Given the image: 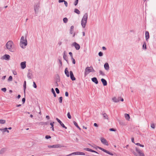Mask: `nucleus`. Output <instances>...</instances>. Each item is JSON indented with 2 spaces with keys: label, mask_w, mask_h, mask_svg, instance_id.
<instances>
[{
  "label": "nucleus",
  "mask_w": 156,
  "mask_h": 156,
  "mask_svg": "<svg viewBox=\"0 0 156 156\" xmlns=\"http://www.w3.org/2000/svg\"><path fill=\"white\" fill-rule=\"evenodd\" d=\"M70 78L73 81L75 80L76 78L74 76V75L72 71H70L69 72Z\"/></svg>",
  "instance_id": "obj_10"
},
{
  "label": "nucleus",
  "mask_w": 156,
  "mask_h": 156,
  "mask_svg": "<svg viewBox=\"0 0 156 156\" xmlns=\"http://www.w3.org/2000/svg\"><path fill=\"white\" fill-rule=\"evenodd\" d=\"M71 59L73 61V64H75L76 63V61L75 59L73 58V57H72V58H71Z\"/></svg>",
  "instance_id": "obj_47"
},
{
  "label": "nucleus",
  "mask_w": 156,
  "mask_h": 156,
  "mask_svg": "<svg viewBox=\"0 0 156 156\" xmlns=\"http://www.w3.org/2000/svg\"><path fill=\"white\" fill-rule=\"evenodd\" d=\"M104 67L106 70H108L109 68L108 64L107 62L105 63L104 65Z\"/></svg>",
  "instance_id": "obj_15"
},
{
  "label": "nucleus",
  "mask_w": 156,
  "mask_h": 156,
  "mask_svg": "<svg viewBox=\"0 0 156 156\" xmlns=\"http://www.w3.org/2000/svg\"><path fill=\"white\" fill-rule=\"evenodd\" d=\"M72 46L75 47L76 50H79L80 48V46L79 44L76 42H74L73 43Z\"/></svg>",
  "instance_id": "obj_7"
},
{
  "label": "nucleus",
  "mask_w": 156,
  "mask_h": 156,
  "mask_svg": "<svg viewBox=\"0 0 156 156\" xmlns=\"http://www.w3.org/2000/svg\"><path fill=\"white\" fill-rule=\"evenodd\" d=\"M109 130L110 131H115V130L113 128H110L109 129Z\"/></svg>",
  "instance_id": "obj_55"
},
{
  "label": "nucleus",
  "mask_w": 156,
  "mask_h": 156,
  "mask_svg": "<svg viewBox=\"0 0 156 156\" xmlns=\"http://www.w3.org/2000/svg\"><path fill=\"white\" fill-rule=\"evenodd\" d=\"M73 123L75 126L76 127H78V125L77 123L75 121L73 122Z\"/></svg>",
  "instance_id": "obj_42"
},
{
  "label": "nucleus",
  "mask_w": 156,
  "mask_h": 156,
  "mask_svg": "<svg viewBox=\"0 0 156 156\" xmlns=\"http://www.w3.org/2000/svg\"><path fill=\"white\" fill-rule=\"evenodd\" d=\"M143 49L145 50L147 49L146 43L145 42L144 43V44L143 45Z\"/></svg>",
  "instance_id": "obj_28"
},
{
  "label": "nucleus",
  "mask_w": 156,
  "mask_h": 156,
  "mask_svg": "<svg viewBox=\"0 0 156 156\" xmlns=\"http://www.w3.org/2000/svg\"><path fill=\"white\" fill-rule=\"evenodd\" d=\"M63 58L64 60H65L66 61L68 62V58L66 55L65 54V53H64Z\"/></svg>",
  "instance_id": "obj_25"
},
{
  "label": "nucleus",
  "mask_w": 156,
  "mask_h": 156,
  "mask_svg": "<svg viewBox=\"0 0 156 156\" xmlns=\"http://www.w3.org/2000/svg\"><path fill=\"white\" fill-rule=\"evenodd\" d=\"M80 155H85V154L83 152H80Z\"/></svg>",
  "instance_id": "obj_56"
},
{
  "label": "nucleus",
  "mask_w": 156,
  "mask_h": 156,
  "mask_svg": "<svg viewBox=\"0 0 156 156\" xmlns=\"http://www.w3.org/2000/svg\"><path fill=\"white\" fill-rule=\"evenodd\" d=\"M55 90L57 94H59V90L58 88H56L55 89Z\"/></svg>",
  "instance_id": "obj_44"
},
{
  "label": "nucleus",
  "mask_w": 156,
  "mask_h": 156,
  "mask_svg": "<svg viewBox=\"0 0 156 156\" xmlns=\"http://www.w3.org/2000/svg\"><path fill=\"white\" fill-rule=\"evenodd\" d=\"M95 71L94 69L92 66L87 67L85 69L84 72V76L85 77L90 72H94Z\"/></svg>",
  "instance_id": "obj_3"
},
{
  "label": "nucleus",
  "mask_w": 156,
  "mask_h": 156,
  "mask_svg": "<svg viewBox=\"0 0 156 156\" xmlns=\"http://www.w3.org/2000/svg\"><path fill=\"white\" fill-rule=\"evenodd\" d=\"M98 55L100 56H102L103 55V53L102 52L100 51L98 53Z\"/></svg>",
  "instance_id": "obj_45"
},
{
  "label": "nucleus",
  "mask_w": 156,
  "mask_h": 156,
  "mask_svg": "<svg viewBox=\"0 0 156 156\" xmlns=\"http://www.w3.org/2000/svg\"><path fill=\"white\" fill-rule=\"evenodd\" d=\"M84 149L86 151L90 152H91V151L92 150L89 148H84Z\"/></svg>",
  "instance_id": "obj_40"
},
{
  "label": "nucleus",
  "mask_w": 156,
  "mask_h": 156,
  "mask_svg": "<svg viewBox=\"0 0 156 156\" xmlns=\"http://www.w3.org/2000/svg\"><path fill=\"white\" fill-rule=\"evenodd\" d=\"M99 73H100V75H102V76H104L105 75V74L101 70H100L99 71Z\"/></svg>",
  "instance_id": "obj_39"
},
{
  "label": "nucleus",
  "mask_w": 156,
  "mask_h": 156,
  "mask_svg": "<svg viewBox=\"0 0 156 156\" xmlns=\"http://www.w3.org/2000/svg\"><path fill=\"white\" fill-rule=\"evenodd\" d=\"M79 0H76L75 1L74 3V5H76L78 4Z\"/></svg>",
  "instance_id": "obj_49"
},
{
  "label": "nucleus",
  "mask_w": 156,
  "mask_h": 156,
  "mask_svg": "<svg viewBox=\"0 0 156 156\" xmlns=\"http://www.w3.org/2000/svg\"><path fill=\"white\" fill-rule=\"evenodd\" d=\"M64 4H65V6L67 7L68 6V3L67 2L65 1H64Z\"/></svg>",
  "instance_id": "obj_52"
},
{
  "label": "nucleus",
  "mask_w": 156,
  "mask_h": 156,
  "mask_svg": "<svg viewBox=\"0 0 156 156\" xmlns=\"http://www.w3.org/2000/svg\"><path fill=\"white\" fill-rule=\"evenodd\" d=\"M91 152H94V153H97V154H98V153L97 152L93 150H91Z\"/></svg>",
  "instance_id": "obj_62"
},
{
  "label": "nucleus",
  "mask_w": 156,
  "mask_h": 156,
  "mask_svg": "<svg viewBox=\"0 0 156 156\" xmlns=\"http://www.w3.org/2000/svg\"><path fill=\"white\" fill-rule=\"evenodd\" d=\"M62 97H61L59 98V102L60 103H61L62 102Z\"/></svg>",
  "instance_id": "obj_37"
},
{
  "label": "nucleus",
  "mask_w": 156,
  "mask_h": 156,
  "mask_svg": "<svg viewBox=\"0 0 156 156\" xmlns=\"http://www.w3.org/2000/svg\"><path fill=\"white\" fill-rule=\"evenodd\" d=\"M45 138L47 139H50L51 138V136H50L46 135L45 137Z\"/></svg>",
  "instance_id": "obj_50"
},
{
  "label": "nucleus",
  "mask_w": 156,
  "mask_h": 156,
  "mask_svg": "<svg viewBox=\"0 0 156 156\" xmlns=\"http://www.w3.org/2000/svg\"><path fill=\"white\" fill-rule=\"evenodd\" d=\"M88 18V14L87 13L84 14L81 21V24L83 28H85L87 23Z\"/></svg>",
  "instance_id": "obj_1"
},
{
  "label": "nucleus",
  "mask_w": 156,
  "mask_h": 156,
  "mask_svg": "<svg viewBox=\"0 0 156 156\" xmlns=\"http://www.w3.org/2000/svg\"><path fill=\"white\" fill-rule=\"evenodd\" d=\"M149 38V32L147 31H146L145 32V38L146 41H147L148 39Z\"/></svg>",
  "instance_id": "obj_19"
},
{
  "label": "nucleus",
  "mask_w": 156,
  "mask_h": 156,
  "mask_svg": "<svg viewBox=\"0 0 156 156\" xmlns=\"http://www.w3.org/2000/svg\"><path fill=\"white\" fill-rule=\"evenodd\" d=\"M151 127L153 129H154L155 128V125L154 123L151 124Z\"/></svg>",
  "instance_id": "obj_43"
},
{
  "label": "nucleus",
  "mask_w": 156,
  "mask_h": 156,
  "mask_svg": "<svg viewBox=\"0 0 156 156\" xmlns=\"http://www.w3.org/2000/svg\"><path fill=\"white\" fill-rule=\"evenodd\" d=\"M67 116L69 119H71V116L69 112L68 113Z\"/></svg>",
  "instance_id": "obj_35"
},
{
  "label": "nucleus",
  "mask_w": 156,
  "mask_h": 156,
  "mask_svg": "<svg viewBox=\"0 0 156 156\" xmlns=\"http://www.w3.org/2000/svg\"><path fill=\"white\" fill-rule=\"evenodd\" d=\"M48 147L49 148H58L61 147V145L60 144H56L52 146L51 145H49L48 146Z\"/></svg>",
  "instance_id": "obj_11"
},
{
  "label": "nucleus",
  "mask_w": 156,
  "mask_h": 156,
  "mask_svg": "<svg viewBox=\"0 0 156 156\" xmlns=\"http://www.w3.org/2000/svg\"><path fill=\"white\" fill-rule=\"evenodd\" d=\"M65 73L67 77H69V73L67 68H66L65 69Z\"/></svg>",
  "instance_id": "obj_20"
},
{
  "label": "nucleus",
  "mask_w": 156,
  "mask_h": 156,
  "mask_svg": "<svg viewBox=\"0 0 156 156\" xmlns=\"http://www.w3.org/2000/svg\"><path fill=\"white\" fill-rule=\"evenodd\" d=\"M14 44L13 42L12 41H9L6 43V46L7 48L10 51L13 52L12 51V48Z\"/></svg>",
  "instance_id": "obj_4"
},
{
  "label": "nucleus",
  "mask_w": 156,
  "mask_h": 156,
  "mask_svg": "<svg viewBox=\"0 0 156 156\" xmlns=\"http://www.w3.org/2000/svg\"><path fill=\"white\" fill-rule=\"evenodd\" d=\"M54 122H51L50 123V125L51 126V128L52 129V130L53 131H54Z\"/></svg>",
  "instance_id": "obj_24"
},
{
  "label": "nucleus",
  "mask_w": 156,
  "mask_h": 156,
  "mask_svg": "<svg viewBox=\"0 0 156 156\" xmlns=\"http://www.w3.org/2000/svg\"><path fill=\"white\" fill-rule=\"evenodd\" d=\"M69 54L70 55V56L71 57V58H72V57H73V54H72V52H69Z\"/></svg>",
  "instance_id": "obj_59"
},
{
  "label": "nucleus",
  "mask_w": 156,
  "mask_h": 156,
  "mask_svg": "<svg viewBox=\"0 0 156 156\" xmlns=\"http://www.w3.org/2000/svg\"><path fill=\"white\" fill-rule=\"evenodd\" d=\"M10 56L8 55L5 54L2 57L5 60H8L10 59Z\"/></svg>",
  "instance_id": "obj_14"
},
{
  "label": "nucleus",
  "mask_w": 156,
  "mask_h": 156,
  "mask_svg": "<svg viewBox=\"0 0 156 156\" xmlns=\"http://www.w3.org/2000/svg\"><path fill=\"white\" fill-rule=\"evenodd\" d=\"M76 153H75V152H73L72 153H71L69 154H68V155H66V156H71L72 155H76Z\"/></svg>",
  "instance_id": "obj_41"
},
{
  "label": "nucleus",
  "mask_w": 156,
  "mask_h": 156,
  "mask_svg": "<svg viewBox=\"0 0 156 156\" xmlns=\"http://www.w3.org/2000/svg\"><path fill=\"white\" fill-rule=\"evenodd\" d=\"M65 96H66V97H68V95H69V94H68V93L67 92H65Z\"/></svg>",
  "instance_id": "obj_57"
},
{
  "label": "nucleus",
  "mask_w": 156,
  "mask_h": 156,
  "mask_svg": "<svg viewBox=\"0 0 156 156\" xmlns=\"http://www.w3.org/2000/svg\"><path fill=\"white\" fill-rule=\"evenodd\" d=\"M103 115L104 119H108V117L106 114L105 113L103 114Z\"/></svg>",
  "instance_id": "obj_31"
},
{
  "label": "nucleus",
  "mask_w": 156,
  "mask_h": 156,
  "mask_svg": "<svg viewBox=\"0 0 156 156\" xmlns=\"http://www.w3.org/2000/svg\"><path fill=\"white\" fill-rule=\"evenodd\" d=\"M130 151L131 152H132L135 155H136V153L133 150V149H130Z\"/></svg>",
  "instance_id": "obj_51"
},
{
  "label": "nucleus",
  "mask_w": 156,
  "mask_h": 156,
  "mask_svg": "<svg viewBox=\"0 0 156 156\" xmlns=\"http://www.w3.org/2000/svg\"><path fill=\"white\" fill-rule=\"evenodd\" d=\"M12 76H10L8 80V81H11L12 80Z\"/></svg>",
  "instance_id": "obj_36"
},
{
  "label": "nucleus",
  "mask_w": 156,
  "mask_h": 156,
  "mask_svg": "<svg viewBox=\"0 0 156 156\" xmlns=\"http://www.w3.org/2000/svg\"><path fill=\"white\" fill-rule=\"evenodd\" d=\"M51 91L53 94L54 97H56V95L55 93V91L54 89L53 88H52L51 89Z\"/></svg>",
  "instance_id": "obj_32"
},
{
  "label": "nucleus",
  "mask_w": 156,
  "mask_h": 156,
  "mask_svg": "<svg viewBox=\"0 0 156 156\" xmlns=\"http://www.w3.org/2000/svg\"><path fill=\"white\" fill-rule=\"evenodd\" d=\"M5 151V149L4 148H2L0 151V154H3Z\"/></svg>",
  "instance_id": "obj_27"
},
{
  "label": "nucleus",
  "mask_w": 156,
  "mask_h": 156,
  "mask_svg": "<svg viewBox=\"0 0 156 156\" xmlns=\"http://www.w3.org/2000/svg\"><path fill=\"white\" fill-rule=\"evenodd\" d=\"M59 62L60 64V67H61L62 65V62L61 60L59 59Z\"/></svg>",
  "instance_id": "obj_54"
},
{
  "label": "nucleus",
  "mask_w": 156,
  "mask_h": 156,
  "mask_svg": "<svg viewBox=\"0 0 156 156\" xmlns=\"http://www.w3.org/2000/svg\"><path fill=\"white\" fill-rule=\"evenodd\" d=\"M26 62H22L21 63L20 65L21 66V68L22 69H24L26 67Z\"/></svg>",
  "instance_id": "obj_13"
},
{
  "label": "nucleus",
  "mask_w": 156,
  "mask_h": 156,
  "mask_svg": "<svg viewBox=\"0 0 156 156\" xmlns=\"http://www.w3.org/2000/svg\"><path fill=\"white\" fill-rule=\"evenodd\" d=\"M56 120L57 122L60 124V125L63 127L65 129H67V128L66 127L64 124L61 122V121L58 118H56Z\"/></svg>",
  "instance_id": "obj_9"
},
{
  "label": "nucleus",
  "mask_w": 156,
  "mask_h": 156,
  "mask_svg": "<svg viewBox=\"0 0 156 156\" xmlns=\"http://www.w3.org/2000/svg\"><path fill=\"white\" fill-rule=\"evenodd\" d=\"M92 81L94 83L96 84H97L98 83V80L96 77H93L91 78Z\"/></svg>",
  "instance_id": "obj_16"
},
{
  "label": "nucleus",
  "mask_w": 156,
  "mask_h": 156,
  "mask_svg": "<svg viewBox=\"0 0 156 156\" xmlns=\"http://www.w3.org/2000/svg\"><path fill=\"white\" fill-rule=\"evenodd\" d=\"M63 21L64 23H66L67 22L68 20L67 18L65 17L63 19Z\"/></svg>",
  "instance_id": "obj_33"
},
{
  "label": "nucleus",
  "mask_w": 156,
  "mask_h": 156,
  "mask_svg": "<svg viewBox=\"0 0 156 156\" xmlns=\"http://www.w3.org/2000/svg\"><path fill=\"white\" fill-rule=\"evenodd\" d=\"M91 146H92V147H94V148H95V149H97L98 148H99V149H100V150H102V151H103L104 152L110 155H113V154L111 153L110 152H109V151L103 149V148H102L100 147H98V146H97L96 147H94L93 146H92V145H91Z\"/></svg>",
  "instance_id": "obj_5"
},
{
  "label": "nucleus",
  "mask_w": 156,
  "mask_h": 156,
  "mask_svg": "<svg viewBox=\"0 0 156 156\" xmlns=\"http://www.w3.org/2000/svg\"><path fill=\"white\" fill-rule=\"evenodd\" d=\"M6 76H3L2 77V80H4L5 79V78H6Z\"/></svg>",
  "instance_id": "obj_58"
},
{
  "label": "nucleus",
  "mask_w": 156,
  "mask_h": 156,
  "mask_svg": "<svg viewBox=\"0 0 156 156\" xmlns=\"http://www.w3.org/2000/svg\"><path fill=\"white\" fill-rule=\"evenodd\" d=\"M136 150L137 152H138L139 154L138 155H141L142 156H144V154L142 153L141 150L138 148L136 147Z\"/></svg>",
  "instance_id": "obj_12"
},
{
  "label": "nucleus",
  "mask_w": 156,
  "mask_h": 156,
  "mask_svg": "<svg viewBox=\"0 0 156 156\" xmlns=\"http://www.w3.org/2000/svg\"><path fill=\"white\" fill-rule=\"evenodd\" d=\"M94 126L97 127L98 126V125L96 123H94Z\"/></svg>",
  "instance_id": "obj_61"
},
{
  "label": "nucleus",
  "mask_w": 156,
  "mask_h": 156,
  "mask_svg": "<svg viewBox=\"0 0 156 156\" xmlns=\"http://www.w3.org/2000/svg\"><path fill=\"white\" fill-rule=\"evenodd\" d=\"M1 90L4 92H5L6 91V88H3L1 89Z\"/></svg>",
  "instance_id": "obj_46"
},
{
  "label": "nucleus",
  "mask_w": 156,
  "mask_h": 156,
  "mask_svg": "<svg viewBox=\"0 0 156 156\" xmlns=\"http://www.w3.org/2000/svg\"><path fill=\"white\" fill-rule=\"evenodd\" d=\"M75 153H76V155H80V152H75Z\"/></svg>",
  "instance_id": "obj_63"
},
{
  "label": "nucleus",
  "mask_w": 156,
  "mask_h": 156,
  "mask_svg": "<svg viewBox=\"0 0 156 156\" xmlns=\"http://www.w3.org/2000/svg\"><path fill=\"white\" fill-rule=\"evenodd\" d=\"M125 117L126 119L127 120H129L130 119V116L128 114H125Z\"/></svg>",
  "instance_id": "obj_30"
},
{
  "label": "nucleus",
  "mask_w": 156,
  "mask_h": 156,
  "mask_svg": "<svg viewBox=\"0 0 156 156\" xmlns=\"http://www.w3.org/2000/svg\"><path fill=\"white\" fill-rule=\"evenodd\" d=\"M101 143H103V144L107 146L108 145V142H107V140H106L105 139L102 137L101 138Z\"/></svg>",
  "instance_id": "obj_8"
},
{
  "label": "nucleus",
  "mask_w": 156,
  "mask_h": 156,
  "mask_svg": "<svg viewBox=\"0 0 156 156\" xmlns=\"http://www.w3.org/2000/svg\"><path fill=\"white\" fill-rule=\"evenodd\" d=\"M40 2H38V3L36 4H35L34 6V9L35 14H37V12L38 11V10L40 8Z\"/></svg>",
  "instance_id": "obj_6"
},
{
  "label": "nucleus",
  "mask_w": 156,
  "mask_h": 156,
  "mask_svg": "<svg viewBox=\"0 0 156 156\" xmlns=\"http://www.w3.org/2000/svg\"><path fill=\"white\" fill-rule=\"evenodd\" d=\"M20 46L23 48H24L27 45V42L26 38L24 39L23 36L21 37L20 42Z\"/></svg>",
  "instance_id": "obj_2"
},
{
  "label": "nucleus",
  "mask_w": 156,
  "mask_h": 156,
  "mask_svg": "<svg viewBox=\"0 0 156 156\" xmlns=\"http://www.w3.org/2000/svg\"><path fill=\"white\" fill-rule=\"evenodd\" d=\"M32 74L30 73L29 72L27 74V76L29 79H31L32 78L31 76H32Z\"/></svg>",
  "instance_id": "obj_26"
},
{
  "label": "nucleus",
  "mask_w": 156,
  "mask_h": 156,
  "mask_svg": "<svg viewBox=\"0 0 156 156\" xmlns=\"http://www.w3.org/2000/svg\"><path fill=\"white\" fill-rule=\"evenodd\" d=\"M33 86L34 88H36L37 87V86L34 82H33Z\"/></svg>",
  "instance_id": "obj_48"
},
{
  "label": "nucleus",
  "mask_w": 156,
  "mask_h": 156,
  "mask_svg": "<svg viewBox=\"0 0 156 156\" xmlns=\"http://www.w3.org/2000/svg\"><path fill=\"white\" fill-rule=\"evenodd\" d=\"M74 12L76 13L77 14H79L80 13V11L77 9H74Z\"/></svg>",
  "instance_id": "obj_29"
},
{
  "label": "nucleus",
  "mask_w": 156,
  "mask_h": 156,
  "mask_svg": "<svg viewBox=\"0 0 156 156\" xmlns=\"http://www.w3.org/2000/svg\"><path fill=\"white\" fill-rule=\"evenodd\" d=\"M26 82L25 81L23 84V91L24 94H25L26 93Z\"/></svg>",
  "instance_id": "obj_21"
},
{
  "label": "nucleus",
  "mask_w": 156,
  "mask_h": 156,
  "mask_svg": "<svg viewBox=\"0 0 156 156\" xmlns=\"http://www.w3.org/2000/svg\"><path fill=\"white\" fill-rule=\"evenodd\" d=\"M113 101L115 102H118L120 101V98L119 97L118 98H116L115 97H114L112 99Z\"/></svg>",
  "instance_id": "obj_18"
},
{
  "label": "nucleus",
  "mask_w": 156,
  "mask_h": 156,
  "mask_svg": "<svg viewBox=\"0 0 156 156\" xmlns=\"http://www.w3.org/2000/svg\"><path fill=\"white\" fill-rule=\"evenodd\" d=\"M74 28V27L73 26H72L70 27V33L71 34H72L73 33Z\"/></svg>",
  "instance_id": "obj_23"
},
{
  "label": "nucleus",
  "mask_w": 156,
  "mask_h": 156,
  "mask_svg": "<svg viewBox=\"0 0 156 156\" xmlns=\"http://www.w3.org/2000/svg\"><path fill=\"white\" fill-rule=\"evenodd\" d=\"M5 120H2V119L0 120V124H4L5 123Z\"/></svg>",
  "instance_id": "obj_34"
},
{
  "label": "nucleus",
  "mask_w": 156,
  "mask_h": 156,
  "mask_svg": "<svg viewBox=\"0 0 156 156\" xmlns=\"http://www.w3.org/2000/svg\"><path fill=\"white\" fill-rule=\"evenodd\" d=\"M0 130L4 132H7V133H9V132L7 128H5L4 129H0Z\"/></svg>",
  "instance_id": "obj_22"
},
{
  "label": "nucleus",
  "mask_w": 156,
  "mask_h": 156,
  "mask_svg": "<svg viewBox=\"0 0 156 156\" xmlns=\"http://www.w3.org/2000/svg\"><path fill=\"white\" fill-rule=\"evenodd\" d=\"M102 49L104 50H105L106 49V48L105 47H103L102 48Z\"/></svg>",
  "instance_id": "obj_64"
},
{
  "label": "nucleus",
  "mask_w": 156,
  "mask_h": 156,
  "mask_svg": "<svg viewBox=\"0 0 156 156\" xmlns=\"http://www.w3.org/2000/svg\"><path fill=\"white\" fill-rule=\"evenodd\" d=\"M136 145H137L138 146H139L141 147H144V145H142V144H140V143H137L136 144H135Z\"/></svg>",
  "instance_id": "obj_38"
},
{
  "label": "nucleus",
  "mask_w": 156,
  "mask_h": 156,
  "mask_svg": "<svg viewBox=\"0 0 156 156\" xmlns=\"http://www.w3.org/2000/svg\"><path fill=\"white\" fill-rule=\"evenodd\" d=\"M101 81L104 86H106L107 85V82L105 80L102 78L101 80Z\"/></svg>",
  "instance_id": "obj_17"
},
{
  "label": "nucleus",
  "mask_w": 156,
  "mask_h": 156,
  "mask_svg": "<svg viewBox=\"0 0 156 156\" xmlns=\"http://www.w3.org/2000/svg\"><path fill=\"white\" fill-rule=\"evenodd\" d=\"M64 1H65L64 0H58V2L59 3L62 2H64Z\"/></svg>",
  "instance_id": "obj_60"
},
{
  "label": "nucleus",
  "mask_w": 156,
  "mask_h": 156,
  "mask_svg": "<svg viewBox=\"0 0 156 156\" xmlns=\"http://www.w3.org/2000/svg\"><path fill=\"white\" fill-rule=\"evenodd\" d=\"M25 101V98H23L22 99V102L23 104H24Z\"/></svg>",
  "instance_id": "obj_53"
}]
</instances>
